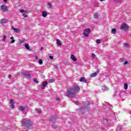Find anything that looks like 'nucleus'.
Segmentation results:
<instances>
[{"instance_id":"obj_1","label":"nucleus","mask_w":131,"mask_h":131,"mask_svg":"<svg viewBox=\"0 0 131 131\" xmlns=\"http://www.w3.org/2000/svg\"><path fill=\"white\" fill-rule=\"evenodd\" d=\"M80 91V87L77 85H75L67 90L66 96L69 99H73V98H75V95L78 94Z\"/></svg>"},{"instance_id":"obj_2","label":"nucleus","mask_w":131,"mask_h":131,"mask_svg":"<svg viewBox=\"0 0 131 131\" xmlns=\"http://www.w3.org/2000/svg\"><path fill=\"white\" fill-rule=\"evenodd\" d=\"M23 122L26 128H30V129H33V127L32 126V125H33V122L31 121V120L24 119L23 120Z\"/></svg>"},{"instance_id":"obj_3","label":"nucleus","mask_w":131,"mask_h":131,"mask_svg":"<svg viewBox=\"0 0 131 131\" xmlns=\"http://www.w3.org/2000/svg\"><path fill=\"white\" fill-rule=\"evenodd\" d=\"M120 29L126 31V30H128V26L126 24H122L120 26Z\"/></svg>"},{"instance_id":"obj_4","label":"nucleus","mask_w":131,"mask_h":131,"mask_svg":"<svg viewBox=\"0 0 131 131\" xmlns=\"http://www.w3.org/2000/svg\"><path fill=\"white\" fill-rule=\"evenodd\" d=\"M89 33H91V29H90V28L85 29L83 33L84 36L88 37V36H89Z\"/></svg>"},{"instance_id":"obj_5","label":"nucleus","mask_w":131,"mask_h":131,"mask_svg":"<svg viewBox=\"0 0 131 131\" xmlns=\"http://www.w3.org/2000/svg\"><path fill=\"white\" fill-rule=\"evenodd\" d=\"M1 11H3V12H7L8 11V7L6 5H3L1 6Z\"/></svg>"},{"instance_id":"obj_6","label":"nucleus","mask_w":131,"mask_h":131,"mask_svg":"<svg viewBox=\"0 0 131 131\" xmlns=\"http://www.w3.org/2000/svg\"><path fill=\"white\" fill-rule=\"evenodd\" d=\"M47 84H48V81H46L43 82L42 83V86L41 87V89H42V90H45V88H46V86H47Z\"/></svg>"},{"instance_id":"obj_7","label":"nucleus","mask_w":131,"mask_h":131,"mask_svg":"<svg viewBox=\"0 0 131 131\" xmlns=\"http://www.w3.org/2000/svg\"><path fill=\"white\" fill-rule=\"evenodd\" d=\"M9 104L11 105L12 109H15V105L14 104L13 99H10Z\"/></svg>"},{"instance_id":"obj_8","label":"nucleus","mask_w":131,"mask_h":131,"mask_svg":"<svg viewBox=\"0 0 131 131\" xmlns=\"http://www.w3.org/2000/svg\"><path fill=\"white\" fill-rule=\"evenodd\" d=\"M8 22V19H2L0 20V23L1 24H6Z\"/></svg>"},{"instance_id":"obj_9","label":"nucleus","mask_w":131,"mask_h":131,"mask_svg":"<svg viewBox=\"0 0 131 131\" xmlns=\"http://www.w3.org/2000/svg\"><path fill=\"white\" fill-rule=\"evenodd\" d=\"M80 81L81 82H84L85 83H86L88 82V80L84 78V77H81L80 79Z\"/></svg>"},{"instance_id":"obj_10","label":"nucleus","mask_w":131,"mask_h":131,"mask_svg":"<svg viewBox=\"0 0 131 131\" xmlns=\"http://www.w3.org/2000/svg\"><path fill=\"white\" fill-rule=\"evenodd\" d=\"M71 58L72 60H73V61H74V62H76V61H77V58H76V57H75L73 54L71 56Z\"/></svg>"},{"instance_id":"obj_11","label":"nucleus","mask_w":131,"mask_h":131,"mask_svg":"<svg viewBox=\"0 0 131 131\" xmlns=\"http://www.w3.org/2000/svg\"><path fill=\"white\" fill-rule=\"evenodd\" d=\"M97 75H98V73L97 72L93 73L90 75V77L91 78H93V77H96Z\"/></svg>"},{"instance_id":"obj_12","label":"nucleus","mask_w":131,"mask_h":131,"mask_svg":"<svg viewBox=\"0 0 131 131\" xmlns=\"http://www.w3.org/2000/svg\"><path fill=\"white\" fill-rule=\"evenodd\" d=\"M42 16L44 18H46L47 16H48V13H47V11H42Z\"/></svg>"},{"instance_id":"obj_13","label":"nucleus","mask_w":131,"mask_h":131,"mask_svg":"<svg viewBox=\"0 0 131 131\" xmlns=\"http://www.w3.org/2000/svg\"><path fill=\"white\" fill-rule=\"evenodd\" d=\"M56 43H57V46H59L60 47H61V46H62V43H61V41H60V40L59 39H57L56 40Z\"/></svg>"},{"instance_id":"obj_14","label":"nucleus","mask_w":131,"mask_h":131,"mask_svg":"<svg viewBox=\"0 0 131 131\" xmlns=\"http://www.w3.org/2000/svg\"><path fill=\"white\" fill-rule=\"evenodd\" d=\"M93 16L94 19H97V18H99V13H94Z\"/></svg>"},{"instance_id":"obj_15","label":"nucleus","mask_w":131,"mask_h":131,"mask_svg":"<svg viewBox=\"0 0 131 131\" xmlns=\"http://www.w3.org/2000/svg\"><path fill=\"white\" fill-rule=\"evenodd\" d=\"M25 47L27 50L28 51H31V49H30V47H29V45L27 43L25 44Z\"/></svg>"},{"instance_id":"obj_16","label":"nucleus","mask_w":131,"mask_h":131,"mask_svg":"<svg viewBox=\"0 0 131 131\" xmlns=\"http://www.w3.org/2000/svg\"><path fill=\"white\" fill-rule=\"evenodd\" d=\"M90 105H91V103L88 101L87 103L84 104V108H88V106H90Z\"/></svg>"},{"instance_id":"obj_17","label":"nucleus","mask_w":131,"mask_h":131,"mask_svg":"<svg viewBox=\"0 0 131 131\" xmlns=\"http://www.w3.org/2000/svg\"><path fill=\"white\" fill-rule=\"evenodd\" d=\"M20 111H24L25 110V106H21L19 107Z\"/></svg>"},{"instance_id":"obj_18","label":"nucleus","mask_w":131,"mask_h":131,"mask_svg":"<svg viewBox=\"0 0 131 131\" xmlns=\"http://www.w3.org/2000/svg\"><path fill=\"white\" fill-rule=\"evenodd\" d=\"M50 121H56V119L54 117H50Z\"/></svg>"},{"instance_id":"obj_19","label":"nucleus","mask_w":131,"mask_h":131,"mask_svg":"<svg viewBox=\"0 0 131 131\" xmlns=\"http://www.w3.org/2000/svg\"><path fill=\"white\" fill-rule=\"evenodd\" d=\"M112 34H115V33H116V29L113 28V29L112 30Z\"/></svg>"},{"instance_id":"obj_20","label":"nucleus","mask_w":131,"mask_h":131,"mask_svg":"<svg viewBox=\"0 0 131 131\" xmlns=\"http://www.w3.org/2000/svg\"><path fill=\"white\" fill-rule=\"evenodd\" d=\"M48 6H49V9H53V6H52V4L50 3H48Z\"/></svg>"},{"instance_id":"obj_21","label":"nucleus","mask_w":131,"mask_h":131,"mask_svg":"<svg viewBox=\"0 0 131 131\" xmlns=\"http://www.w3.org/2000/svg\"><path fill=\"white\" fill-rule=\"evenodd\" d=\"M7 40V36L4 35L3 36V41H6Z\"/></svg>"},{"instance_id":"obj_22","label":"nucleus","mask_w":131,"mask_h":131,"mask_svg":"<svg viewBox=\"0 0 131 131\" xmlns=\"http://www.w3.org/2000/svg\"><path fill=\"white\" fill-rule=\"evenodd\" d=\"M13 30H14L16 33H18V32H19V29L17 28H13Z\"/></svg>"},{"instance_id":"obj_23","label":"nucleus","mask_w":131,"mask_h":131,"mask_svg":"<svg viewBox=\"0 0 131 131\" xmlns=\"http://www.w3.org/2000/svg\"><path fill=\"white\" fill-rule=\"evenodd\" d=\"M54 79H50L49 81V83H53V82H54Z\"/></svg>"},{"instance_id":"obj_24","label":"nucleus","mask_w":131,"mask_h":131,"mask_svg":"<svg viewBox=\"0 0 131 131\" xmlns=\"http://www.w3.org/2000/svg\"><path fill=\"white\" fill-rule=\"evenodd\" d=\"M36 111L37 113H41L42 111L40 109H36Z\"/></svg>"},{"instance_id":"obj_25","label":"nucleus","mask_w":131,"mask_h":131,"mask_svg":"<svg viewBox=\"0 0 131 131\" xmlns=\"http://www.w3.org/2000/svg\"><path fill=\"white\" fill-rule=\"evenodd\" d=\"M128 88V86L127 85V84L125 83L124 84V89L125 90H127V88Z\"/></svg>"},{"instance_id":"obj_26","label":"nucleus","mask_w":131,"mask_h":131,"mask_svg":"<svg viewBox=\"0 0 131 131\" xmlns=\"http://www.w3.org/2000/svg\"><path fill=\"white\" fill-rule=\"evenodd\" d=\"M24 42H25V40H21L19 41L20 45H22V43H23Z\"/></svg>"},{"instance_id":"obj_27","label":"nucleus","mask_w":131,"mask_h":131,"mask_svg":"<svg viewBox=\"0 0 131 131\" xmlns=\"http://www.w3.org/2000/svg\"><path fill=\"white\" fill-rule=\"evenodd\" d=\"M39 64H40V65H41V64H42V60L40 59L39 60Z\"/></svg>"},{"instance_id":"obj_28","label":"nucleus","mask_w":131,"mask_h":131,"mask_svg":"<svg viewBox=\"0 0 131 131\" xmlns=\"http://www.w3.org/2000/svg\"><path fill=\"white\" fill-rule=\"evenodd\" d=\"M24 75H25L26 76H28V77H31V75H30V74H25Z\"/></svg>"},{"instance_id":"obj_29","label":"nucleus","mask_w":131,"mask_h":131,"mask_svg":"<svg viewBox=\"0 0 131 131\" xmlns=\"http://www.w3.org/2000/svg\"><path fill=\"white\" fill-rule=\"evenodd\" d=\"M33 81L34 82H35L37 84L38 83V82L37 81V80H36V79H34Z\"/></svg>"},{"instance_id":"obj_30","label":"nucleus","mask_w":131,"mask_h":131,"mask_svg":"<svg viewBox=\"0 0 131 131\" xmlns=\"http://www.w3.org/2000/svg\"><path fill=\"white\" fill-rule=\"evenodd\" d=\"M96 42H97V43H100V42H101V40H100V39H97V40H96Z\"/></svg>"},{"instance_id":"obj_31","label":"nucleus","mask_w":131,"mask_h":131,"mask_svg":"<svg viewBox=\"0 0 131 131\" xmlns=\"http://www.w3.org/2000/svg\"><path fill=\"white\" fill-rule=\"evenodd\" d=\"M124 46H125V47H126L127 48H128V47H129V45L127 43H125Z\"/></svg>"},{"instance_id":"obj_32","label":"nucleus","mask_w":131,"mask_h":131,"mask_svg":"<svg viewBox=\"0 0 131 131\" xmlns=\"http://www.w3.org/2000/svg\"><path fill=\"white\" fill-rule=\"evenodd\" d=\"M49 58L51 60H53V59H54V57L51 55L49 56Z\"/></svg>"},{"instance_id":"obj_33","label":"nucleus","mask_w":131,"mask_h":131,"mask_svg":"<svg viewBox=\"0 0 131 131\" xmlns=\"http://www.w3.org/2000/svg\"><path fill=\"white\" fill-rule=\"evenodd\" d=\"M92 58H95L96 57V55L94 53L92 54Z\"/></svg>"},{"instance_id":"obj_34","label":"nucleus","mask_w":131,"mask_h":131,"mask_svg":"<svg viewBox=\"0 0 131 131\" xmlns=\"http://www.w3.org/2000/svg\"><path fill=\"white\" fill-rule=\"evenodd\" d=\"M128 62L127 61H125L124 62V65H127Z\"/></svg>"},{"instance_id":"obj_35","label":"nucleus","mask_w":131,"mask_h":131,"mask_svg":"<svg viewBox=\"0 0 131 131\" xmlns=\"http://www.w3.org/2000/svg\"><path fill=\"white\" fill-rule=\"evenodd\" d=\"M15 42V40L13 39L11 41L10 43H14Z\"/></svg>"},{"instance_id":"obj_36","label":"nucleus","mask_w":131,"mask_h":131,"mask_svg":"<svg viewBox=\"0 0 131 131\" xmlns=\"http://www.w3.org/2000/svg\"><path fill=\"white\" fill-rule=\"evenodd\" d=\"M20 13H24V12H25V11H24V10H23V9H21L20 10Z\"/></svg>"},{"instance_id":"obj_37","label":"nucleus","mask_w":131,"mask_h":131,"mask_svg":"<svg viewBox=\"0 0 131 131\" xmlns=\"http://www.w3.org/2000/svg\"><path fill=\"white\" fill-rule=\"evenodd\" d=\"M23 16H24V17H27V15H26V14H25V13H24L23 14Z\"/></svg>"},{"instance_id":"obj_38","label":"nucleus","mask_w":131,"mask_h":131,"mask_svg":"<svg viewBox=\"0 0 131 131\" xmlns=\"http://www.w3.org/2000/svg\"><path fill=\"white\" fill-rule=\"evenodd\" d=\"M122 0H117V3H120Z\"/></svg>"},{"instance_id":"obj_39","label":"nucleus","mask_w":131,"mask_h":131,"mask_svg":"<svg viewBox=\"0 0 131 131\" xmlns=\"http://www.w3.org/2000/svg\"><path fill=\"white\" fill-rule=\"evenodd\" d=\"M56 100H57V101H59L60 100V97H58L56 98Z\"/></svg>"},{"instance_id":"obj_40","label":"nucleus","mask_w":131,"mask_h":131,"mask_svg":"<svg viewBox=\"0 0 131 131\" xmlns=\"http://www.w3.org/2000/svg\"><path fill=\"white\" fill-rule=\"evenodd\" d=\"M19 75H20V73H18L16 74L15 76H19Z\"/></svg>"},{"instance_id":"obj_41","label":"nucleus","mask_w":131,"mask_h":131,"mask_svg":"<svg viewBox=\"0 0 131 131\" xmlns=\"http://www.w3.org/2000/svg\"><path fill=\"white\" fill-rule=\"evenodd\" d=\"M120 62H123V59L122 58H121L120 60Z\"/></svg>"},{"instance_id":"obj_42","label":"nucleus","mask_w":131,"mask_h":131,"mask_svg":"<svg viewBox=\"0 0 131 131\" xmlns=\"http://www.w3.org/2000/svg\"><path fill=\"white\" fill-rule=\"evenodd\" d=\"M80 112L82 114H84V112H82V111H80Z\"/></svg>"},{"instance_id":"obj_43","label":"nucleus","mask_w":131,"mask_h":131,"mask_svg":"<svg viewBox=\"0 0 131 131\" xmlns=\"http://www.w3.org/2000/svg\"><path fill=\"white\" fill-rule=\"evenodd\" d=\"M10 39H12L13 40V39H14V37H11Z\"/></svg>"},{"instance_id":"obj_44","label":"nucleus","mask_w":131,"mask_h":131,"mask_svg":"<svg viewBox=\"0 0 131 131\" xmlns=\"http://www.w3.org/2000/svg\"><path fill=\"white\" fill-rule=\"evenodd\" d=\"M4 2H5V3H7V2H8V0H3Z\"/></svg>"},{"instance_id":"obj_45","label":"nucleus","mask_w":131,"mask_h":131,"mask_svg":"<svg viewBox=\"0 0 131 131\" xmlns=\"http://www.w3.org/2000/svg\"><path fill=\"white\" fill-rule=\"evenodd\" d=\"M42 50H43V47L41 48V51H42Z\"/></svg>"},{"instance_id":"obj_46","label":"nucleus","mask_w":131,"mask_h":131,"mask_svg":"<svg viewBox=\"0 0 131 131\" xmlns=\"http://www.w3.org/2000/svg\"><path fill=\"white\" fill-rule=\"evenodd\" d=\"M9 78H11V77H12V75H9Z\"/></svg>"},{"instance_id":"obj_47","label":"nucleus","mask_w":131,"mask_h":131,"mask_svg":"<svg viewBox=\"0 0 131 131\" xmlns=\"http://www.w3.org/2000/svg\"><path fill=\"white\" fill-rule=\"evenodd\" d=\"M104 0H100V2H103Z\"/></svg>"},{"instance_id":"obj_48","label":"nucleus","mask_w":131,"mask_h":131,"mask_svg":"<svg viewBox=\"0 0 131 131\" xmlns=\"http://www.w3.org/2000/svg\"><path fill=\"white\" fill-rule=\"evenodd\" d=\"M36 60H38V58H36Z\"/></svg>"}]
</instances>
